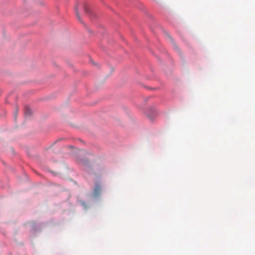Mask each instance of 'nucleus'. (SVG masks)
I'll return each mask as SVG.
<instances>
[{
    "label": "nucleus",
    "instance_id": "f257e3e1",
    "mask_svg": "<svg viewBox=\"0 0 255 255\" xmlns=\"http://www.w3.org/2000/svg\"><path fill=\"white\" fill-rule=\"evenodd\" d=\"M31 110L28 108V107H26L25 109V116L27 117H29L31 115Z\"/></svg>",
    "mask_w": 255,
    "mask_h": 255
},
{
    "label": "nucleus",
    "instance_id": "f03ea898",
    "mask_svg": "<svg viewBox=\"0 0 255 255\" xmlns=\"http://www.w3.org/2000/svg\"><path fill=\"white\" fill-rule=\"evenodd\" d=\"M100 190V187L99 186H96L94 191V194L98 195Z\"/></svg>",
    "mask_w": 255,
    "mask_h": 255
},
{
    "label": "nucleus",
    "instance_id": "7ed1b4c3",
    "mask_svg": "<svg viewBox=\"0 0 255 255\" xmlns=\"http://www.w3.org/2000/svg\"><path fill=\"white\" fill-rule=\"evenodd\" d=\"M75 11H76V12L77 17L79 20V21H81V17H80V15H79V13L78 12V9H77V6L75 7Z\"/></svg>",
    "mask_w": 255,
    "mask_h": 255
},
{
    "label": "nucleus",
    "instance_id": "20e7f679",
    "mask_svg": "<svg viewBox=\"0 0 255 255\" xmlns=\"http://www.w3.org/2000/svg\"><path fill=\"white\" fill-rule=\"evenodd\" d=\"M84 9L86 12H88V8L87 7V6L86 5H84Z\"/></svg>",
    "mask_w": 255,
    "mask_h": 255
},
{
    "label": "nucleus",
    "instance_id": "39448f33",
    "mask_svg": "<svg viewBox=\"0 0 255 255\" xmlns=\"http://www.w3.org/2000/svg\"><path fill=\"white\" fill-rule=\"evenodd\" d=\"M17 110H16V111H15V116H16V114H17Z\"/></svg>",
    "mask_w": 255,
    "mask_h": 255
}]
</instances>
